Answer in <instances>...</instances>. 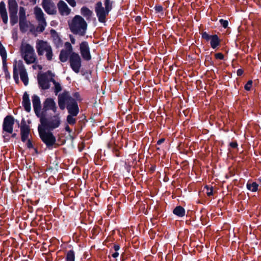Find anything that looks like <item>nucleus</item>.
I'll return each instance as SVG.
<instances>
[{
	"instance_id": "1",
	"label": "nucleus",
	"mask_w": 261,
	"mask_h": 261,
	"mask_svg": "<svg viewBox=\"0 0 261 261\" xmlns=\"http://www.w3.org/2000/svg\"><path fill=\"white\" fill-rule=\"evenodd\" d=\"M58 105L61 110L66 108L69 115L67 116V122L73 125L76 123V119L80 110L77 101L71 96L68 91H64L58 96Z\"/></svg>"
},
{
	"instance_id": "2",
	"label": "nucleus",
	"mask_w": 261,
	"mask_h": 261,
	"mask_svg": "<svg viewBox=\"0 0 261 261\" xmlns=\"http://www.w3.org/2000/svg\"><path fill=\"white\" fill-rule=\"evenodd\" d=\"M68 25L71 32L74 35L83 36L86 33L87 23L80 15H75Z\"/></svg>"
},
{
	"instance_id": "3",
	"label": "nucleus",
	"mask_w": 261,
	"mask_h": 261,
	"mask_svg": "<svg viewBox=\"0 0 261 261\" xmlns=\"http://www.w3.org/2000/svg\"><path fill=\"white\" fill-rule=\"evenodd\" d=\"M112 5L113 2H111L110 0L104 1L105 7L102 6L101 2L98 1L96 3L95 6V12L99 22H106V18L112 9Z\"/></svg>"
},
{
	"instance_id": "4",
	"label": "nucleus",
	"mask_w": 261,
	"mask_h": 261,
	"mask_svg": "<svg viewBox=\"0 0 261 261\" xmlns=\"http://www.w3.org/2000/svg\"><path fill=\"white\" fill-rule=\"evenodd\" d=\"M41 129H44L47 131H52L54 129L58 128L61 124L60 118L58 115H54L49 118L45 117V114H44L40 117Z\"/></svg>"
},
{
	"instance_id": "5",
	"label": "nucleus",
	"mask_w": 261,
	"mask_h": 261,
	"mask_svg": "<svg viewBox=\"0 0 261 261\" xmlns=\"http://www.w3.org/2000/svg\"><path fill=\"white\" fill-rule=\"evenodd\" d=\"M38 130L41 140L45 144L47 148L51 150L59 146V144L56 142L55 136L50 131L41 129L40 127H38Z\"/></svg>"
},
{
	"instance_id": "6",
	"label": "nucleus",
	"mask_w": 261,
	"mask_h": 261,
	"mask_svg": "<svg viewBox=\"0 0 261 261\" xmlns=\"http://www.w3.org/2000/svg\"><path fill=\"white\" fill-rule=\"evenodd\" d=\"M30 133V128L28 125L25 123V122L23 120L21 122V126L20 127V134L21 141L25 143V145L28 148L34 149L36 153H38V150L36 148L34 147L32 141L30 139H29V135Z\"/></svg>"
},
{
	"instance_id": "7",
	"label": "nucleus",
	"mask_w": 261,
	"mask_h": 261,
	"mask_svg": "<svg viewBox=\"0 0 261 261\" xmlns=\"http://www.w3.org/2000/svg\"><path fill=\"white\" fill-rule=\"evenodd\" d=\"M70 66L72 70L78 73L82 66V59L78 53L73 52L69 56Z\"/></svg>"
},
{
	"instance_id": "8",
	"label": "nucleus",
	"mask_w": 261,
	"mask_h": 261,
	"mask_svg": "<svg viewBox=\"0 0 261 261\" xmlns=\"http://www.w3.org/2000/svg\"><path fill=\"white\" fill-rule=\"evenodd\" d=\"M48 75L51 76L54 75L50 70H48L47 72L39 74L37 76L39 87L41 89L47 90L50 88Z\"/></svg>"
},
{
	"instance_id": "9",
	"label": "nucleus",
	"mask_w": 261,
	"mask_h": 261,
	"mask_svg": "<svg viewBox=\"0 0 261 261\" xmlns=\"http://www.w3.org/2000/svg\"><path fill=\"white\" fill-rule=\"evenodd\" d=\"M202 39L208 42L210 41V45L212 48L216 49L220 45L221 39L217 35H210L206 32H203L201 34Z\"/></svg>"
},
{
	"instance_id": "10",
	"label": "nucleus",
	"mask_w": 261,
	"mask_h": 261,
	"mask_svg": "<svg viewBox=\"0 0 261 261\" xmlns=\"http://www.w3.org/2000/svg\"><path fill=\"white\" fill-rule=\"evenodd\" d=\"M80 51L83 60L86 61L91 60L90 49L87 41H83L80 44Z\"/></svg>"
},
{
	"instance_id": "11",
	"label": "nucleus",
	"mask_w": 261,
	"mask_h": 261,
	"mask_svg": "<svg viewBox=\"0 0 261 261\" xmlns=\"http://www.w3.org/2000/svg\"><path fill=\"white\" fill-rule=\"evenodd\" d=\"M8 9L10 14V22L12 25L16 23V1L8 0Z\"/></svg>"
},
{
	"instance_id": "12",
	"label": "nucleus",
	"mask_w": 261,
	"mask_h": 261,
	"mask_svg": "<svg viewBox=\"0 0 261 261\" xmlns=\"http://www.w3.org/2000/svg\"><path fill=\"white\" fill-rule=\"evenodd\" d=\"M14 121L13 117L10 115L7 116L5 118L3 122V130L9 134H12L13 132Z\"/></svg>"
},
{
	"instance_id": "13",
	"label": "nucleus",
	"mask_w": 261,
	"mask_h": 261,
	"mask_svg": "<svg viewBox=\"0 0 261 261\" xmlns=\"http://www.w3.org/2000/svg\"><path fill=\"white\" fill-rule=\"evenodd\" d=\"M32 98L34 112L37 117L39 118L44 114L43 111L41 112V105L40 98L37 95H33Z\"/></svg>"
},
{
	"instance_id": "14",
	"label": "nucleus",
	"mask_w": 261,
	"mask_h": 261,
	"mask_svg": "<svg viewBox=\"0 0 261 261\" xmlns=\"http://www.w3.org/2000/svg\"><path fill=\"white\" fill-rule=\"evenodd\" d=\"M42 6L45 12L48 14L55 15L57 13L56 6L51 0H43Z\"/></svg>"
},
{
	"instance_id": "15",
	"label": "nucleus",
	"mask_w": 261,
	"mask_h": 261,
	"mask_svg": "<svg viewBox=\"0 0 261 261\" xmlns=\"http://www.w3.org/2000/svg\"><path fill=\"white\" fill-rule=\"evenodd\" d=\"M51 110L55 112L57 110L56 104L53 99L47 98L43 102V108L42 111L45 114L47 110Z\"/></svg>"
},
{
	"instance_id": "16",
	"label": "nucleus",
	"mask_w": 261,
	"mask_h": 261,
	"mask_svg": "<svg viewBox=\"0 0 261 261\" xmlns=\"http://www.w3.org/2000/svg\"><path fill=\"white\" fill-rule=\"evenodd\" d=\"M51 46L43 40H39L36 44V49L39 56H42L44 51H46Z\"/></svg>"
},
{
	"instance_id": "17",
	"label": "nucleus",
	"mask_w": 261,
	"mask_h": 261,
	"mask_svg": "<svg viewBox=\"0 0 261 261\" xmlns=\"http://www.w3.org/2000/svg\"><path fill=\"white\" fill-rule=\"evenodd\" d=\"M57 6L60 14L62 16L68 15L71 12L70 9L68 7L66 3L62 0L59 1Z\"/></svg>"
},
{
	"instance_id": "18",
	"label": "nucleus",
	"mask_w": 261,
	"mask_h": 261,
	"mask_svg": "<svg viewBox=\"0 0 261 261\" xmlns=\"http://www.w3.org/2000/svg\"><path fill=\"white\" fill-rule=\"evenodd\" d=\"M0 15L3 22L7 24L8 22V15L5 3L3 1L0 3Z\"/></svg>"
},
{
	"instance_id": "19",
	"label": "nucleus",
	"mask_w": 261,
	"mask_h": 261,
	"mask_svg": "<svg viewBox=\"0 0 261 261\" xmlns=\"http://www.w3.org/2000/svg\"><path fill=\"white\" fill-rule=\"evenodd\" d=\"M50 34L51 35V38L53 39V42L55 45L57 47L61 45L62 44V40L56 31L53 29H51L50 31Z\"/></svg>"
},
{
	"instance_id": "20",
	"label": "nucleus",
	"mask_w": 261,
	"mask_h": 261,
	"mask_svg": "<svg viewBox=\"0 0 261 261\" xmlns=\"http://www.w3.org/2000/svg\"><path fill=\"white\" fill-rule=\"evenodd\" d=\"M22 105L24 110L27 112H30L31 110V102L29 96L27 92H25L22 97Z\"/></svg>"
},
{
	"instance_id": "21",
	"label": "nucleus",
	"mask_w": 261,
	"mask_h": 261,
	"mask_svg": "<svg viewBox=\"0 0 261 261\" xmlns=\"http://www.w3.org/2000/svg\"><path fill=\"white\" fill-rule=\"evenodd\" d=\"M21 55L23 57L25 55H30L35 53L33 47L30 44H27L25 45H22L20 48Z\"/></svg>"
},
{
	"instance_id": "22",
	"label": "nucleus",
	"mask_w": 261,
	"mask_h": 261,
	"mask_svg": "<svg viewBox=\"0 0 261 261\" xmlns=\"http://www.w3.org/2000/svg\"><path fill=\"white\" fill-rule=\"evenodd\" d=\"M81 14L85 17L87 20H90L93 14V12L88 7L83 6L81 9Z\"/></svg>"
},
{
	"instance_id": "23",
	"label": "nucleus",
	"mask_w": 261,
	"mask_h": 261,
	"mask_svg": "<svg viewBox=\"0 0 261 261\" xmlns=\"http://www.w3.org/2000/svg\"><path fill=\"white\" fill-rule=\"evenodd\" d=\"M19 75L21 80L25 86H27L29 83V78L26 70L23 67L19 68Z\"/></svg>"
},
{
	"instance_id": "24",
	"label": "nucleus",
	"mask_w": 261,
	"mask_h": 261,
	"mask_svg": "<svg viewBox=\"0 0 261 261\" xmlns=\"http://www.w3.org/2000/svg\"><path fill=\"white\" fill-rule=\"evenodd\" d=\"M246 188L249 191L255 192L258 190V184L256 182L249 180L246 184Z\"/></svg>"
},
{
	"instance_id": "25",
	"label": "nucleus",
	"mask_w": 261,
	"mask_h": 261,
	"mask_svg": "<svg viewBox=\"0 0 261 261\" xmlns=\"http://www.w3.org/2000/svg\"><path fill=\"white\" fill-rule=\"evenodd\" d=\"M36 18L38 21L45 20L44 14L40 8L36 7L34 9Z\"/></svg>"
},
{
	"instance_id": "26",
	"label": "nucleus",
	"mask_w": 261,
	"mask_h": 261,
	"mask_svg": "<svg viewBox=\"0 0 261 261\" xmlns=\"http://www.w3.org/2000/svg\"><path fill=\"white\" fill-rule=\"evenodd\" d=\"M173 213L178 217H182L185 215V210L180 205L177 206L174 208Z\"/></svg>"
},
{
	"instance_id": "27",
	"label": "nucleus",
	"mask_w": 261,
	"mask_h": 261,
	"mask_svg": "<svg viewBox=\"0 0 261 261\" xmlns=\"http://www.w3.org/2000/svg\"><path fill=\"white\" fill-rule=\"evenodd\" d=\"M70 53L68 51H65V49H63L61 50L59 55V59L62 62H66L70 55Z\"/></svg>"
},
{
	"instance_id": "28",
	"label": "nucleus",
	"mask_w": 261,
	"mask_h": 261,
	"mask_svg": "<svg viewBox=\"0 0 261 261\" xmlns=\"http://www.w3.org/2000/svg\"><path fill=\"white\" fill-rule=\"evenodd\" d=\"M0 55H1V56L2 57V58L3 63V64H4V69L5 70V71L6 75L7 76V72H8V71L6 69V67H5V64H6V62L7 53H6V51L5 48L4 47V46L0 47Z\"/></svg>"
},
{
	"instance_id": "29",
	"label": "nucleus",
	"mask_w": 261,
	"mask_h": 261,
	"mask_svg": "<svg viewBox=\"0 0 261 261\" xmlns=\"http://www.w3.org/2000/svg\"><path fill=\"white\" fill-rule=\"evenodd\" d=\"M25 63L28 64L33 63L36 60V57L35 53L30 54V55H25L23 57Z\"/></svg>"
},
{
	"instance_id": "30",
	"label": "nucleus",
	"mask_w": 261,
	"mask_h": 261,
	"mask_svg": "<svg viewBox=\"0 0 261 261\" xmlns=\"http://www.w3.org/2000/svg\"><path fill=\"white\" fill-rule=\"evenodd\" d=\"M19 25L20 30L22 32L24 33L27 31L29 26L26 19H19Z\"/></svg>"
},
{
	"instance_id": "31",
	"label": "nucleus",
	"mask_w": 261,
	"mask_h": 261,
	"mask_svg": "<svg viewBox=\"0 0 261 261\" xmlns=\"http://www.w3.org/2000/svg\"><path fill=\"white\" fill-rule=\"evenodd\" d=\"M66 261H74L75 260V252L73 250H70L67 252Z\"/></svg>"
},
{
	"instance_id": "32",
	"label": "nucleus",
	"mask_w": 261,
	"mask_h": 261,
	"mask_svg": "<svg viewBox=\"0 0 261 261\" xmlns=\"http://www.w3.org/2000/svg\"><path fill=\"white\" fill-rule=\"evenodd\" d=\"M38 21L39 23L38 25L36 27V30L39 33H42L44 31L45 28L46 26L47 23L46 20Z\"/></svg>"
},
{
	"instance_id": "33",
	"label": "nucleus",
	"mask_w": 261,
	"mask_h": 261,
	"mask_svg": "<svg viewBox=\"0 0 261 261\" xmlns=\"http://www.w3.org/2000/svg\"><path fill=\"white\" fill-rule=\"evenodd\" d=\"M53 54L51 47L50 46L46 51V57L47 60L51 61L53 59Z\"/></svg>"
},
{
	"instance_id": "34",
	"label": "nucleus",
	"mask_w": 261,
	"mask_h": 261,
	"mask_svg": "<svg viewBox=\"0 0 261 261\" xmlns=\"http://www.w3.org/2000/svg\"><path fill=\"white\" fill-rule=\"evenodd\" d=\"M19 19H26L25 11L23 7H20L19 12Z\"/></svg>"
},
{
	"instance_id": "35",
	"label": "nucleus",
	"mask_w": 261,
	"mask_h": 261,
	"mask_svg": "<svg viewBox=\"0 0 261 261\" xmlns=\"http://www.w3.org/2000/svg\"><path fill=\"white\" fill-rule=\"evenodd\" d=\"M65 46L66 47L65 51H68V52H69L71 54V53H73V47L71 45V44L69 42H66L65 43Z\"/></svg>"
},
{
	"instance_id": "36",
	"label": "nucleus",
	"mask_w": 261,
	"mask_h": 261,
	"mask_svg": "<svg viewBox=\"0 0 261 261\" xmlns=\"http://www.w3.org/2000/svg\"><path fill=\"white\" fill-rule=\"evenodd\" d=\"M55 85V91L54 92L56 95L62 90V87L59 83H57Z\"/></svg>"
},
{
	"instance_id": "37",
	"label": "nucleus",
	"mask_w": 261,
	"mask_h": 261,
	"mask_svg": "<svg viewBox=\"0 0 261 261\" xmlns=\"http://www.w3.org/2000/svg\"><path fill=\"white\" fill-rule=\"evenodd\" d=\"M252 85V81L249 80L247 83L245 84L244 88L246 91H250L251 90Z\"/></svg>"
},
{
	"instance_id": "38",
	"label": "nucleus",
	"mask_w": 261,
	"mask_h": 261,
	"mask_svg": "<svg viewBox=\"0 0 261 261\" xmlns=\"http://www.w3.org/2000/svg\"><path fill=\"white\" fill-rule=\"evenodd\" d=\"M219 22L221 24V25L225 29H226L228 28V21L227 20H224L223 19H221L219 20Z\"/></svg>"
},
{
	"instance_id": "39",
	"label": "nucleus",
	"mask_w": 261,
	"mask_h": 261,
	"mask_svg": "<svg viewBox=\"0 0 261 261\" xmlns=\"http://www.w3.org/2000/svg\"><path fill=\"white\" fill-rule=\"evenodd\" d=\"M13 78L16 82V61L15 60L13 63Z\"/></svg>"
},
{
	"instance_id": "40",
	"label": "nucleus",
	"mask_w": 261,
	"mask_h": 261,
	"mask_svg": "<svg viewBox=\"0 0 261 261\" xmlns=\"http://www.w3.org/2000/svg\"><path fill=\"white\" fill-rule=\"evenodd\" d=\"M73 98L75 99V100L77 101H81L82 98H81L80 94L79 92H75L73 94Z\"/></svg>"
},
{
	"instance_id": "41",
	"label": "nucleus",
	"mask_w": 261,
	"mask_h": 261,
	"mask_svg": "<svg viewBox=\"0 0 261 261\" xmlns=\"http://www.w3.org/2000/svg\"><path fill=\"white\" fill-rule=\"evenodd\" d=\"M205 188H206V189L207 190V195L208 196H211L212 195H213V188L212 187L211 188H209V187H208V186L206 185L205 187Z\"/></svg>"
},
{
	"instance_id": "42",
	"label": "nucleus",
	"mask_w": 261,
	"mask_h": 261,
	"mask_svg": "<svg viewBox=\"0 0 261 261\" xmlns=\"http://www.w3.org/2000/svg\"><path fill=\"white\" fill-rule=\"evenodd\" d=\"M215 57L216 59L224 60V56L221 53H216L215 54Z\"/></svg>"
},
{
	"instance_id": "43",
	"label": "nucleus",
	"mask_w": 261,
	"mask_h": 261,
	"mask_svg": "<svg viewBox=\"0 0 261 261\" xmlns=\"http://www.w3.org/2000/svg\"><path fill=\"white\" fill-rule=\"evenodd\" d=\"M229 146L231 147L232 148H238V144L237 142V141H234L233 142H231L229 143Z\"/></svg>"
},
{
	"instance_id": "44",
	"label": "nucleus",
	"mask_w": 261,
	"mask_h": 261,
	"mask_svg": "<svg viewBox=\"0 0 261 261\" xmlns=\"http://www.w3.org/2000/svg\"><path fill=\"white\" fill-rule=\"evenodd\" d=\"M67 3L72 7L76 6V2L75 0H66Z\"/></svg>"
},
{
	"instance_id": "45",
	"label": "nucleus",
	"mask_w": 261,
	"mask_h": 261,
	"mask_svg": "<svg viewBox=\"0 0 261 261\" xmlns=\"http://www.w3.org/2000/svg\"><path fill=\"white\" fill-rule=\"evenodd\" d=\"M27 225V224L25 222H20L19 224V227L21 230L23 229Z\"/></svg>"
},
{
	"instance_id": "46",
	"label": "nucleus",
	"mask_w": 261,
	"mask_h": 261,
	"mask_svg": "<svg viewBox=\"0 0 261 261\" xmlns=\"http://www.w3.org/2000/svg\"><path fill=\"white\" fill-rule=\"evenodd\" d=\"M154 9L157 12H161L163 10V8L162 6H156Z\"/></svg>"
},
{
	"instance_id": "47",
	"label": "nucleus",
	"mask_w": 261,
	"mask_h": 261,
	"mask_svg": "<svg viewBox=\"0 0 261 261\" xmlns=\"http://www.w3.org/2000/svg\"><path fill=\"white\" fill-rule=\"evenodd\" d=\"M244 73V70L242 69H238L237 71V74L238 76H241Z\"/></svg>"
},
{
	"instance_id": "48",
	"label": "nucleus",
	"mask_w": 261,
	"mask_h": 261,
	"mask_svg": "<svg viewBox=\"0 0 261 261\" xmlns=\"http://www.w3.org/2000/svg\"><path fill=\"white\" fill-rule=\"evenodd\" d=\"M165 141V138H161L160 139H159L158 141H157V145H160L161 144H162V143H163Z\"/></svg>"
},
{
	"instance_id": "49",
	"label": "nucleus",
	"mask_w": 261,
	"mask_h": 261,
	"mask_svg": "<svg viewBox=\"0 0 261 261\" xmlns=\"http://www.w3.org/2000/svg\"><path fill=\"white\" fill-rule=\"evenodd\" d=\"M120 246L118 244H115L113 248L115 251H118L120 249Z\"/></svg>"
},
{
	"instance_id": "50",
	"label": "nucleus",
	"mask_w": 261,
	"mask_h": 261,
	"mask_svg": "<svg viewBox=\"0 0 261 261\" xmlns=\"http://www.w3.org/2000/svg\"><path fill=\"white\" fill-rule=\"evenodd\" d=\"M70 40L72 44L75 43V39L72 35L70 36Z\"/></svg>"
},
{
	"instance_id": "51",
	"label": "nucleus",
	"mask_w": 261,
	"mask_h": 261,
	"mask_svg": "<svg viewBox=\"0 0 261 261\" xmlns=\"http://www.w3.org/2000/svg\"><path fill=\"white\" fill-rule=\"evenodd\" d=\"M65 129L66 131L68 132V133H71L72 132V129L70 128L68 125H66Z\"/></svg>"
},
{
	"instance_id": "52",
	"label": "nucleus",
	"mask_w": 261,
	"mask_h": 261,
	"mask_svg": "<svg viewBox=\"0 0 261 261\" xmlns=\"http://www.w3.org/2000/svg\"><path fill=\"white\" fill-rule=\"evenodd\" d=\"M135 21H136L137 22L139 23L141 21V17L140 16H137L135 17Z\"/></svg>"
},
{
	"instance_id": "53",
	"label": "nucleus",
	"mask_w": 261,
	"mask_h": 261,
	"mask_svg": "<svg viewBox=\"0 0 261 261\" xmlns=\"http://www.w3.org/2000/svg\"><path fill=\"white\" fill-rule=\"evenodd\" d=\"M119 256V253L117 251H115V252L113 253L112 254V256L114 258H116Z\"/></svg>"
},
{
	"instance_id": "54",
	"label": "nucleus",
	"mask_w": 261,
	"mask_h": 261,
	"mask_svg": "<svg viewBox=\"0 0 261 261\" xmlns=\"http://www.w3.org/2000/svg\"><path fill=\"white\" fill-rule=\"evenodd\" d=\"M49 82H52L54 85L57 84L58 82L56 81V80L53 79V77H51L50 79H49Z\"/></svg>"
},
{
	"instance_id": "55",
	"label": "nucleus",
	"mask_w": 261,
	"mask_h": 261,
	"mask_svg": "<svg viewBox=\"0 0 261 261\" xmlns=\"http://www.w3.org/2000/svg\"><path fill=\"white\" fill-rule=\"evenodd\" d=\"M31 3H33L34 5L36 4L37 0H29Z\"/></svg>"
},
{
	"instance_id": "56",
	"label": "nucleus",
	"mask_w": 261,
	"mask_h": 261,
	"mask_svg": "<svg viewBox=\"0 0 261 261\" xmlns=\"http://www.w3.org/2000/svg\"><path fill=\"white\" fill-rule=\"evenodd\" d=\"M257 181L259 184L261 185V176L257 178Z\"/></svg>"
},
{
	"instance_id": "57",
	"label": "nucleus",
	"mask_w": 261,
	"mask_h": 261,
	"mask_svg": "<svg viewBox=\"0 0 261 261\" xmlns=\"http://www.w3.org/2000/svg\"><path fill=\"white\" fill-rule=\"evenodd\" d=\"M150 170L152 171V172H153L154 170H155V167L154 166H152L150 168Z\"/></svg>"
},
{
	"instance_id": "58",
	"label": "nucleus",
	"mask_w": 261,
	"mask_h": 261,
	"mask_svg": "<svg viewBox=\"0 0 261 261\" xmlns=\"http://www.w3.org/2000/svg\"><path fill=\"white\" fill-rule=\"evenodd\" d=\"M38 68H39V69H40V70L42 69V66H41V65H39L38 66Z\"/></svg>"
},
{
	"instance_id": "59",
	"label": "nucleus",
	"mask_w": 261,
	"mask_h": 261,
	"mask_svg": "<svg viewBox=\"0 0 261 261\" xmlns=\"http://www.w3.org/2000/svg\"><path fill=\"white\" fill-rule=\"evenodd\" d=\"M27 254V252H25V254H24L23 252H22V254L23 256H25V254Z\"/></svg>"
},
{
	"instance_id": "60",
	"label": "nucleus",
	"mask_w": 261,
	"mask_h": 261,
	"mask_svg": "<svg viewBox=\"0 0 261 261\" xmlns=\"http://www.w3.org/2000/svg\"><path fill=\"white\" fill-rule=\"evenodd\" d=\"M20 199H21L22 200H23V199L21 198V197L20 196H19L18 199V200L19 201L20 200Z\"/></svg>"
},
{
	"instance_id": "61",
	"label": "nucleus",
	"mask_w": 261,
	"mask_h": 261,
	"mask_svg": "<svg viewBox=\"0 0 261 261\" xmlns=\"http://www.w3.org/2000/svg\"><path fill=\"white\" fill-rule=\"evenodd\" d=\"M21 233H20L19 234V237L20 238H21Z\"/></svg>"
},
{
	"instance_id": "62",
	"label": "nucleus",
	"mask_w": 261,
	"mask_h": 261,
	"mask_svg": "<svg viewBox=\"0 0 261 261\" xmlns=\"http://www.w3.org/2000/svg\"><path fill=\"white\" fill-rule=\"evenodd\" d=\"M19 220L18 219V220H17V224L19 223Z\"/></svg>"
},
{
	"instance_id": "63",
	"label": "nucleus",
	"mask_w": 261,
	"mask_h": 261,
	"mask_svg": "<svg viewBox=\"0 0 261 261\" xmlns=\"http://www.w3.org/2000/svg\"><path fill=\"white\" fill-rule=\"evenodd\" d=\"M14 188H13L12 189V191H13V192H14Z\"/></svg>"
},
{
	"instance_id": "64",
	"label": "nucleus",
	"mask_w": 261,
	"mask_h": 261,
	"mask_svg": "<svg viewBox=\"0 0 261 261\" xmlns=\"http://www.w3.org/2000/svg\"><path fill=\"white\" fill-rule=\"evenodd\" d=\"M156 149H157V150H160V148H159V147H157V148H156Z\"/></svg>"
}]
</instances>
